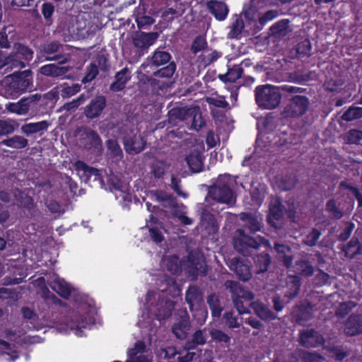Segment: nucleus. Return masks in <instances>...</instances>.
I'll list each match as a JSON object with an SVG mask.
<instances>
[{"mask_svg": "<svg viewBox=\"0 0 362 362\" xmlns=\"http://www.w3.org/2000/svg\"><path fill=\"white\" fill-rule=\"evenodd\" d=\"M69 25H70L67 28L68 30H72L74 32L75 31V29L77 30L76 33H74V35L77 39H85L90 37L92 35V33H90L89 30L93 25H95L97 28L102 29L107 24H100V26H98V24H92L90 27L87 26V24H83V27H80L79 25L81 24L72 23Z\"/></svg>", "mask_w": 362, "mask_h": 362, "instance_id": "4c0bfd02", "label": "nucleus"}, {"mask_svg": "<svg viewBox=\"0 0 362 362\" xmlns=\"http://www.w3.org/2000/svg\"><path fill=\"white\" fill-rule=\"evenodd\" d=\"M206 301L211 311L212 316L214 317H219L223 310L219 298L215 294H211L207 297Z\"/></svg>", "mask_w": 362, "mask_h": 362, "instance_id": "49530a36", "label": "nucleus"}, {"mask_svg": "<svg viewBox=\"0 0 362 362\" xmlns=\"http://www.w3.org/2000/svg\"><path fill=\"white\" fill-rule=\"evenodd\" d=\"M312 72L308 70H297L290 73L289 78L295 83L303 84L311 80Z\"/></svg>", "mask_w": 362, "mask_h": 362, "instance_id": "de8ad7c7", "label": "nucleus"}, {"mask_svg": "<svg viewBox=\"0 0 362 362\" xmlns=\"http://www.w3.org/2000/svg\"><path fill=\"white\" fill-rule=\"evenodd\" d=\"M175 305V302L170 299H161L156 303L154 310H151V313L159 321L166 320L172 315Z\"/></svg>", "mask_w": 362, "mask_h": 362, "instance_id": "f3484780", "label": "nucleus"}, {"mask_svg": "<svg viewBox=\"0 0 362 362\" xmlns=\"http://www.w3.org/2000/svg\"><path fill=\"white\" fill-rule=\"evenodd\" d=\"M255 93L256 103L262 109L273 110L281 103V94L279 88L274 86H258Z\"/></svg>", "mask_w": 362, "mask_h": 362, "instance_id": "423d86ee", "label": "nucleus"}, {"mask_svg": "<svg viewBox=\"0 0 362 362\" xmlns=\"http://www.w3.org/2000/svg\"><path fill=\"white\" fill-rule=\"evenodd\" d=\"M346 144L362 145V130L351 129L343 135Z\"/></svg>", "mask_w": 362, "mask_h": 362, "instance_id": "a18cd8bd", "label": "nucleus"}, {"mask_svg": "<svg viewBox=\"0 0 362 362\" xmlns=\"http://www.w3.org/2000/svg\"><path fill=\"white\" fill-rule=\"evenodd\" d=\"M240 219L245 221L243 228H238L235 231L236 236L233 238L234 248L245 256H249L252 250H257L267 240L259 235L252 237L246 232L255 233L262 228L261 223L257 218L249 213L240 214Z\"/></svg>", "mask_w": 362, "mask_h": 362, "instance_id": "f03ea898", "label": "nucleus"}, {"mask_svg": "<svg viewBox=\"0 0 362 362\" xmlns=\"http://www.w3.org/2000/svg\"><path fill=\"white\" fill-rule=\"evenodd\" d=\"M81 89V85L78 83H72L71 85H68L67 83H64L62 86L61 89V95L62 98H70L76 93H79Z\"/></svg>", "mask_w": 362, "mask_h": 362, "instance_id": "8fccbe9b", "label": "nucleus"}, {"mask_svg": "<svg viewBox=\"0 0 362 362\" xmlns=\"http://www.w3.org/2000/svg\"><path fill=\"white\" fill-rule=\"evenodd\" d=\"M244 28L245 24H233L228 34V38L236 40L240 39Z\"/></svg>", "mask_w": 362, "mask_h": 362, "instance_id": "69168bd1", "label": "nucleus"}, {"mask_svg": "<svg viewBox=\"0 0 362 362\" xmlns=\"http://www.w3.org/2000/svg\"><path fill=\"white\" fill-rule=\"evenodd\" d=\"M228 267L233 271L238 278L243 281H247L252 277L250 267L245 264L239 257H234L230 260Z\"/></svg>", "mask_w": 362, "mask_h": 362, "instance_id": "a211bd4d", "label": "nucleus"}, {"mask_svg": "<svg viewBox=\"0 0 362 362\" xmlns=\"http://www.w3.org/2000/svg\"><path fill=\"white\" fill-rule=\"evenodd\" d=\"M274 250L276 252L277 259L287 269H289L293 264V255L291 247L284 244L276 243Z\"/></svg>", "mask_w": 362, "mask_h": 362, "instance_id": "4be33fe9", "label": "nucleus"}, {"mask_svg": "<svg viewBox=\"0 0 362 362\" xmlns=\"http://www.w3.org/2000/svg\"><path fill=\"white\" fill-rule=\"evenodd\" d=\"M6 64H11V66L19 68L25 67L27 64L21 57H16L14 52L7 57Z\"/></svg>", "mask_w": 362, "mask_h": 362, "instance_id": "774afa93", "label": "nucleus"}, {"mask_svg": "<svg viewBox=\"0 0 362 362\" xmlns=\"http://www.w3.org/2000/svg\"><path fill=\"white\" fill-rule=\"evenodd\" d=\"M74 168L77 171H82L88 179H90L91 176H95V180H98L101 177L100 170L89 166L83 160H76L74 163Z\"/></svg>", "mask_w": 362, "mask_h": 362, "instance_id": "c9c22d12", "label": "nucleus"}, {"mask_svg": "<svg viewBox=\"0 0 362 362\" xmlns=\"http://www.w3.org/2000/svg\"><path fill=\"white\" fill-rule=\"evenodd\" d=\"M81 141L84 148L91 152H100L103 149V141L98 133L85 127L81 135Z\"/></svg>", "mask_w": 362, "mask_h": 362, "instance_id": "9b49d317", "label": "nucleus"}, {"mask_svg": "<svg viewBox=\"0 0 362 362\" xmlns=\"http://www.w3.org/2000/svg\"><path fill=\"white\" fill-rule=\"evenodd\" d=\"M291 31L289 24H273L269 28V37H273L275 42L286 40Z\"/></svg>", "mask_w": 362, "mask_h": 362, "instance_id": "c85d7f7f", "label": "nucleus"}, {"mask_svg": "<svg viewBox=\"0 0 362 362\" xmlns=\"http://www.w3.org/2000/svg\"><path fill=\"white\" fill-rule=\"evenodd\" d=\"M209 334L212 341L215 342H223L228 344H229L230 342L231 337L228 334H227L226 333L220 329H212L209 331Z\"/></svg>", "mask_w": 362, "mask_h": 362, "instance_id": "3c124183", "label": "nucleus"}, {"mask_svg": "<svg viewBox=\"0 0 362 362\" xmlns=\"http://www.w3.org/2000/svg\"><path fill=\"white\" fill-rule=\"evenodd\" d=\"M171 59L172 56L168 52L157 48L139 67L140 71L144 74L143 78L151 86L158 85L160 78H172L177 66Z\"/></svg>", "mask_w": 362, "mask_h": 362, "instance_id": "f257e3e1", "label": "nucleus"}, {"mask_svg": "<svg viewBox=\"0 0 362 362\" xmlns=\"http://www.w3.org/2000/svg\"><path fill=\"white\" fill-rule=\"evenodd\" d=\"M71 67L69 66H59L54 64H45L42 66L40 72L42 75L50 77H59L67 74Z\"/></svg>", "mask_w": 362, "mask_h": 362, "instance_id": "c756f323", "label": "nucleus"}, {"mask_svg": "<svg viewBox=\"0 0 362 362\" xmlns=\"http://www.w3.org/2000/svg\"><path fill=\"white\" fill-rule=\"evenodd\" d=\"M208 6L210 11L218 21H223L228 13V8L223 2L211 1Z\"/></svg>", "mask_w": 362, "mask_h": 362, "instance_id": "37998d69", "label": "nucleus"}, {"mask_svg": "<svg viewBox=\"0 0 362 362\" xmlns=\"http://www.w3.org/2000/svg\"><path fill=\"white\" fill-rule=\"evenodd\" d=\"M180 317L179 321L173 325L172 332L177 339H185L187 337L191 322L186 310L182 311Z\"/></svg>", "mask_w": 362, "mask_h": 362, "instance_id": "6ab92c4d", "label": "nucleus"}, {"mask_svg": "<svg viewBox=\"0 0 362 362\" xmlns=\"http://www.w3.org/2000/svg\"><path fill=\"white\" fill-rule=\"evenodd\" d=\"M321 235H322L321 232L318 229L314 228L305 236L303 242H304L305 245H306L309 247L315 246L318 240L320 239Z\"/></svg>", "mask_w": 362, "mask_h": 362, "instance_id": "13d9d810", "label": "nucleus"}, {"mask_svg": "<svg viewBox=\"0 0 362 362\" xmlns=\"http://www.w3.org/2000/svg\"><path fill=\"white\" fill-rule=\"evenodd\" d=\"M314 305L308 302L293 308V315L298 323L307 322L312 319Z\"/></svg>", "mask_w": 362, "mask_h": 362, "instance_id": "b1692460", "label": "nucleus"}, {"mask_svg": "<svg viewBox=\"0 0 362 362\" xmlns=\"http://www.w3.org/2000/svg\"><path fill=\"white\" fill-rule=\"evenodd\" d=\"M250 306L255 315L264 321L274 320L276 318V315L262 302H251Z\"/></svg>", "mask_w": 362, "mask_h": 362, "instance_id": "a878e982", "label": "nucleus"}, {"mask_svg": "<svg viewBox=\"0 0 362 362\" xmlns=\"http://www.w3.org/2000/svg\"><path fill=\"white\" fill-rule=\"evenodd\" d=\"M225 286L227 289H229V291L231 293L233 303L238 312V314L243 315L245 313H250V311L249 308L245 306V305H243V301L240 298L242 293L241 292H243V287L237 281L227 280L225 282Z\"/></svg>", "mask_w": 362, "mask_h": 362, "instance_id": "2eb2a0df", "label": "nucleus"}, {"mask_svg": "<svg viewBox=\"0 0 362 362\" xmlns=\"http://www.w3.org/2000/svg\"><path fill=\"white\" fill-rule=\"evenodd\" d=\"M344 332L347 336H356L362 334V315L351 314L344 325Z\"/></svg>", "mask_w": 362, "mask_h": 362, "instance_id": "412c9836", "label": "nucleus"}, {"mask_svg": "<svg viewBox=\"0 0 362 362\" xmlns=\"http://www.w3.org/2000/svg\"><path fill=\"white\" fill-rule=\"evenodd\" d=\"M340 186L351 191L358 202V207H362V194L358 187L352 186L344 181L340 183Z\"/></svg>", "mask_w": 362, "mask_h": 362, "instance_id": "e2e57ef3", "label": "nucleus"}, {"mask_svg": "<svg viewBox=\"0 0 362 362\" xmlns=\"http://www.w3.org/2000/svg\"><path fill=\"white\" fill-rule=\"evenodd\" d=\"M355 224L351 221H346L341 232L337 235V240L340 242H345L349 239L354 230Z\"/></svg>", "mask_w": 362, "mask_h": 362, "instance_id": "864d4df0", "label": "nucleus"}, {"mask_svg": "<svg viewBox=\"0 0 362 362\" xmlns=\"http://www.w3.org/2000/svg\"><path fill=\"white\" fill-rule=\"evenodd\" d=\"M204 160L202 151L197 148L191 150L185 158L189 170L194 173H200L204 170Z\"/></svg>", "mask_w": 362, "mask_h": 362, "instance_id": "aec40b11", "label": "nucleus"}, {"mask_svg": "<svg viewBox=\"0 0 362 362\" xmlns=\"http://www.w3.org/2000/svg\"><path fill=\"white\" fill-rule=\"evenodd\" d=\"M254 263L257 274L264 273L271 264V257L267 252H262L254 257Z\"/></svg>", "mask_w": 362, "mask_h": 362, "instance_id": "e433bc0d", "label": "nucleus"}, {"mask_svg": "<svg viewBox=\"0 0 362 362\" xmlns=\"http://www.w3.org/2000/svg\"><path fill=\"white\" fill-rule=\"evenodd\" d=\"M106 146L107 153L111 158L116 160H121L123 158L124 154L117 141L112 139H109L106 141Z\"/></svg>", "mask_w": 362, "mask_h": 362, "instance_id": "ea45409f", "label": "nucleus"}, {"mask_svg": "<svg viewBox=\"0 0 362 362\" xmlns=\"http://www.w3.org/2000/svg\"><path fill=\"white\" fill-rule=\"evenodd\" d=\"M187 272L193 279H197L199 275L205 276L206 274V270L203 267V263L192 255L188 256Z\"/></svg>", "mask_w": 362, "mask_h": 362, "instance_id": "cd10ccee", "label": "nucleus"}, {"mask_svg": "<svg viewBox=\"0 0 362 362\" xmlns=\"http://www.w3.org/2000/svg\"><path fill=\"white\" fill-rule=\"evenodd\" d=\"M362 117V107H351L345 111L341 118L343 120L349 122Z\"/></svg>", "mask_w": 362, "mask_h": 362, "instance_id": "603ef678", "label": "nucleus"}, {"mask_svg": "<svg viewBox=\"0 0 362 362\" xmlns=\"http://www.w3.org/2000/svg\"><path fill=\"white\" fill-rule=\"evenodd\" d=\"M98 74V68L97 64L91 62L86 67V72L85 76L83 77L81 82L84 84L89 83L94 80Z\"/></svg>", "mask_w": 362, "mask_h": 362, "instance_id": "5fc2aeb1", "label": "nucleus"}, {"mask_svg": "<svg viewBox=\"0 0 362 362\" xmlns=\"http://www.w3.org/2000/svg\"><path fill=\"white\" fill-rule=\"evenodd\" d=\"M267 216L269 224L275 229H281L284 226V216L286 211L285 206L280 200H275L269 206Z\"/></svg>", "mask_w": 362, "mask_h": 362, "instance_id": "ddd939ff", "label": "nucleus"}, {"mask_svg": "<svg viewBox=\"0 0 362 362\" xmlns=\"http://www.w3.org/2000/svg\"><path fill=\"white\" fill-rule=\"evenodd\" d=\"M243 74V69L240 65L235 64L228 68L227 73L219 74L218 78L224 83H234L240 78Z\"/></svg>", "mask_w": 362, "mask_h": 362, "instance_id": "f704fd0d", "label": "nucleus"}, {"mask_svg": "<svg viewBox=\"0 0 362 362\" xmlns=\"http://www.w3.org/2000/svg\"><path fill=\"white\" fill-rule=\"evenodd\" d=\"M49 127V123L46 120L37 122H30L22 125L21 130L27 136L33 134L41 131L46 130Z\"/></svg>", "mask_w": 362, "mask_h": 362, "instance_id": "58836bf2", "label": "nucleus"}, {"mask_svg": "<svg viewBox=\"0 0 362 362\" xmlns=\"http://www.w3.org/2000/svg\"><path fill=\"white\" fill-rule=\"evenodd\" d=\"M223 320L228 328L233 329L240 327V324L238 322V316L235 315L233 310L226 311L223 315Z\"/></svg>", "mask_w": 362, "mask_h": 362, "instance_id": "bf43d9fd", "label": "nucleus"}, {"mask_svg": "<svg viewBox=\"0 0 362 362\" xmlns=\"http://www.w3.org/2000/svg\"><path fill=\"white\" fill-rule=\"evenodd\" d=\"M342 83L339 80L330 79L326 81L323 85L325 89L329 92H338L342 86Z\"/></svg>", "mask_w": 362, "mask_h": 362, "instance_id": "338daca9", "label": "nucleus"}, {"mask_svg": "<svg viewBox=\"0 0 362 362\" xmlns=\"http://www.w3.org/2000/svg\"><path fill=\"white\" fill-rule=\"evenodd\" d=\"M233 180L228 174L220 175L216 184L210 186L205 200L209 197L212 200L230 205L233 202V192L231 189Z\"/></svg>", "mask_w": 362, "mask_h": 362, "instance_id": "39448f33", "label": "nucleus"}, {"mask_svg": "<svg viewBox=\"0 0 362 362\" xmlns=\"http://www.w3.org/2000/svg\"><path fill=\"white\" fill-rule=\"evenodd\" d=\"M160 31L145 33L139 31L133 37L132 42L136 48L134 57L138 60L141 56L148 52V48L153 45L159 37Z\"/></svg>", "mask_w": 362, "mask_h": 362, "instance_id": "9d476101", "label": "nucleus"}, {"mask_svg": "<svg viewBox=\"0 0 362 362\" xmlns=\"http://www.w3.org/2000/svg\"><path fill=\"white\" fill-rule=\"evenodd\" d=\"M21 206L28 218H32L35 216L36 204L33 197L28 195L24 197L21 202Z\"/></svg>", "mask_w": 362, "mask_h": 362, "instance_id": "a19ab883", "label": "nucleus"}, {"mask_svg": "<svg viewBox=\"0 0 362 362\" xmlns=\"http://www.w3.org/2000/svg\"><path fill=\"white\" fill-rule=\"evenodd\" d=\"M6 109L12 113H16L18 115H26V108L24 97L20 99L16 103H8L6 105Z\"/></svg>", "mask_w": 362, "mask_h": 362, "instance_id": "09e8293b", "label": "nucleus"}, {"mask_svg": "<svg viewBox=\"0 0 362 362\" xmlns=\"http://www.w3.org/2000/svg\"><path fill=\"white\" fill-rule=\"evenodd\" d=\"M50 288L64 299H69L71 294V287L64 279L55 278L49 284Z\"/></svg>", "mask_w": 362, "mask_h": 362, "instance_id": "473e14b6", "label": "nucleus"}, {"mask_svg": "<svg viewBox=\"0 0 362 362\" xmlns=\"http://www.w3.org/2000/svg\"><path fill=\"white\" fill-rule=\"evenodd\" d=\"M342 251L344 252L346 257L353 259L356 256L362 254V244L357 237L354 236L347 244L343 247Z\"/></svg>", "mask_w": 362, "mask_h": 362, "instance_id": "72a5a7b5", "label": "nucleus"}, {"mask_svg": "<svg viewBox=\"0 0 362 362\" xmlns=\"http://www.w3.org/2000/svg\"><path fill=\"white\" fill-rule=\"evenodd\" d=\"M33 88V73L30 69L15 71L1 81V93L6 98H16Z\"/></svg>", "mask_w": 362, "mask_h": 362, "instance_id": "7ed1b4c3", "label": "nucleus"}, {"mask_svg": "<svg viewBox=\"0 0 362 362\" xmlns=\"http://www.w3.org/2000/svg\"><path fill=\"white\" fill-rule=\"evenodd\" d=\"M106 106V98L103 95H96L84 107L83 115L88 119L98 118L103 114Z\"/></svg>", "mask_w": 362, "mask_h": 362, "instance_id": "4468645a", "label": "nucleus"}, {"mask_svg": "<svg viewBox=\"0 0 362 362\" xmlns=\"http://www.w3.org/2000/svg\"><path fill=\"white\" fill-rule=\"evenodd\" d=\"M327 211L333 214V217L339 219L343 216V212L337 207L334 199H332L327 201L326 204Z\"/></svg>", "mask_w": 362, "mask_h": 362, "instance_id": "680f3d73", "label": "nucleus"}, {"mask_svg": "<svg viewBox=\"0 0 362 362\" xmlns=\"http://www.w3.org/2000/svg\"><path fill=\"white\" fill-rule=\"evenodd\" d=\"M55 98V94L51 91L45 94L35 93L24 97L27 114L32 115H42L49 102Z\"/></svg>", "mask_w": 362, "mask_h": 362, "instance_id": "1a4fd4ad", "label": "nucleus"}, {"mask_svg": "<svg viewBox=\"0 0 362 362\" xmlns=\"http://www.w3.org/2000/svg\"><path fill=\"white\" fill-rule=\"evenodd\" d=\"M206 329H198L192 335L189 339H187L183 345V349L185 351H192L196 349L198 346H203L206 343Z\"/></svg>", "mask_w": 362, "mask_h": 362, "instance_id": "393cba45", "label": "nucleus"}, {"mask_svg": "<svg viewBox=\"0 0 362 362\" xmlns=\"http://www.w3.org/2000/svg\"><path fill=\"white\" fill-rule=\"evenodd\" d=\"M16 57H21L27 64L33 57V51L28 46L18 43L15 45L14 51Z\"/></svg>", "mask_w": 362, "mask_h": 362, "instance_id": "c03bdc74", "label": "nucleus"}, {"mask_svg": "<svg viewBox=\"0 0 362 362\" xmlns=\"http://www.w3.org/2000/svg\"><path fill=\"white\" fill-rule=\"evenodd\" d=\"M300 358L303 362H322L325 358L316 353L303 351L300 354Z\"/></svg>", "mask_w": 362, "mask_h": 362, "instance_id": "4d7b16f0", "label": "nucleus"}, {"mask_svg": "<svg viewBox=\"0 0 362 362\" xmlns=\"http://www.w3.org/2000/svg\"><path fill=\"white\" fill-rule=\"evenodd\" d=\"M40 53L45 61H57L59 64L69 62L71 55L64 52V45L59 42H47L41 45Z\"/></svg>", "mask_w": 362, "mask_h": 362, "instance_id": "0eeeda50", "label": "nucleus"}, {"mask_svg": "<svg viewBox=\"0 0 362 362\" xmlns=\"http://www.w3.org/2000/svg\"><path fill=\"white\" fill-rule=\"evenodd\" d=\"M1 144L12 148L21 149L25 148L28 145V141L22 136L15 135L10 138L4 139L1 141Z\"/></svg>", "mask_w": 362, "mask_h": 362, "instance_id": "79ce46f5", "label": "nucleus"}, {"mask_svg": "<svg viewBox=\"0 0 362 362\" xmlns=\"http://www.w3.org/2000/svg\"><path fill=\"white\" fill-rule=\"evenodd\" d=\"M310 106V100L305 95L292 96L285 106L282 115L284 118H299L303 116Z\"/></svg>", "mask_w": 362, "mask_h": 362, "instance_id": "6e6552de", "label": "nucleus"}, {"mask_svg": "<svg viewBox=\"0 0 362 362\" xmlns=\"http://www.w3.org/2000/svg\"><path fill=\"white\" fill-rule=\"evenodd\" d=\"M200 298V294L196 287H189L186 291L185 300L190 308H192L195 303H197Z\"/></svg>", "mask_w": 362, "mask_h": 362, "instance_id": "6e6d98bb", "label": "nucleus"}, {"mask_svg": "<svg viewBox=\"0 0 362 362\" xmlns=\"http://www.w3.org/2000/svg\"><path fill=\"white\" fill-rule=\"evenodd\" d=\"M324 341L323 337L315 329H307L299 334V343L305 348L317 347Z\"/></svg>", "mask_w": 362, "mask_h": 362, "instance_id": "dca6fc26", "label": "nucleus"}, {"mask_svg": "<svg viewBox=\"0 0 362 362\" xmlns=\"http://www.w3.org/2000/svg\"><path fill=\"white\" fill-rule=\"evenodd\" d=\"M124 148L129 155H136L144 150L146 141L141 134H127L122 138Z\"/></svg>", "mask_w": 362, "mask_h": 362, "instance_id": "f8f14e48", "label": "nucleus"}, {"mask_svg": "<svg viewBox=\"0 0 362 362\" xmlns=\"http://www.w3.org/2000/svg\"><path fill=\"white\" fill-rule=\"evenodd\" d=\"M311 43L308 39H305L295 45L290 51L292 58L301 59L310 55Z\"/></svg>", "mask_w": 362, "mask_h": 362, "instance_id": "2f4dec72", "label": "nucleus"}, {"mask_svg": "<svg viewBox=\"0 0 362 362\" xmlns=\"http://www.w3.org/2000/svg\"><path fill=\"white\" fill-rule=\"evenodd\" d=\"M168 122L172 126H177L180 122H184L186 124H190L189 129L197 132L206 124L199 108L187 107H176L170 110Z\"/></svg>", "mask_w": 362, "mask_h": 362, "instance_id": "20e7f679", "label": "nucleus"}, {"mask_svg": "<svg viewBox=\"0 0 362 362\" xmlns=\"http://www.w3.org/2000/svg\"><path fill=\"white\" fill-rule=\"evenodd\" d=\"M294 272L304 277H310L314 274L315 268L309 259L301 258L296 261Z\"/></svg>", "mask_w": 362, "mask_h": 362, "instance_id": "7c9ffc66", "label": "nucleus"}, {"mask_svg": "<svg viewBox=\"0 0 362 362\" xmlns=\"http://www.w3.org/2000/svg\"><path fill=\"white\" fill-rule=\"evenodd\" d=\"M131 78L132 74L129 68H123L115 74V81L110 84V90L113 92H119L124 90Z\"/></svg>", "mask_w": 362, "mask_h": 362, "instance_id": "5701e85b", "label": "nucleus"}, {"mask_svg": "<svg viewBox=\"0 0 362 362\" xmlns=\"http://www.w3.org/2000/svg\"><path fill=\"white\" fill-rule=\"evenodd\" d=\"M200 221L202 225H204L206 228H208L209 226L214 224L215 217L214 214L209 211L206 209L202 208Z\"/></svg>", "mask_w": 362, "mask_h": 362, "instance_id": "0e129e2a", "label": "nucleus"}, {"mask_svg": "<svg viewBox=\"0 0 362 362\" xmlns=\"http://www.w3.org/2000/svg\"><path fill=\"white\" fill-rule=\"evenodd\" d=\"M300 286L301 280L298 276H288L286 279L284 296L290 300L295 298L299 293Z\"/></svg>", "mask_w": 362, "mask_h": 362, "instance_id": "bb28decb", "label": "nucleus"}, {"mask_svg": "<svg viewBox=\"0 0 362 362\" xmlns=\"http://www.w3.org/2000/svg\"><path fill=\"white\" fill-rule=\"evenodd\" d=\"M86 96L84 93L81 94L77 98L74 99L71 102L64 103L63 107L67 111H71L77 109L81 104L84 103Z\"/></svg>", "mask_w": 362, "mask_h": 362, "instance_id": "052dcab7", "label": "nucleus"}]
</instances>
